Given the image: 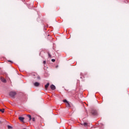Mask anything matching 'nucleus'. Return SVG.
I'll list each match as a JSON object with an SVG mask.
<instances>
[{
    "label": "nucleus",
    "mask_w": 129,
    "mask_h": 129,
    "mask_svg": "<svg viewBox=\"0 0 129 129\" xmlns=\"http://www.w3.org/2000/svg\"><path fill=\"white\" fill-rule=\"evenodd\" d=\"M9 94H10V96L14 97V96H15L17 94L15 92H11Z\"/></svg>",
    "instance_id": "f257e3e1"
},
{
    "label": "nucleus",
    "mask_w": 129,
    "mask_h": 129,
    "mask_svg": "<svg viewBox=\"0 0 129 129\" xmlns=\"http://www.w3.org/2000/svg\"><path fill=\"white\" fill-rule=\"evenodd\" d=\"M31 119H32V121H35V118L34 117L31 118Z\"/></svg>",
    "instance_id": "4468645a"
},
{
    "label": "nucleus",
    "mask_w": 129,
    "mask_h": 129,
    "mask_svg": "<svg viewBox=\"0 0 129 129\" xmlns=\"http://www.w3.org/2000/svg\"><path fill=\"white\" fill-rule=\"evenodd\" d=\"M50 88L51 89H52V90H55V89H56V87H55V86H54V85H51L50 86Z\"/></svg>",
    "instance_id": "20e7f679"
},
{
    "label": "nucleus",
    "mask_w": 129,
    "mask_h": 129,
    "mask_svg": "<svg viewBox=\"0 0 129 129\" xmlns=\"http://www.w3.org/2000/svg\"><path fill=\"white\" fill-rule=\"evenodd\" d=\"M0 122H1V121H0Z\"/></svg>",
    "instance_id": "f3484780"
},
{
    "label": "nucleus",
    "mask_w": 129,
    "mask_h": 129,
    "mask_svg": "<svg viewBox=\"0 0 129 129\" xmlns=\"http://www.w3.org/2000/svg\"><path fill=\"white\" fill-rule=\"evenodd\" d=\"M19 119H20V120L21 121L23 122L24 121V119H25V118L23 117H19Z\"/></svg>",
    "instance_id": "39448f33"
},
{
    "label": "nucleus",
    "mask_w": 129,
    "mask_h": 129,
    "mask_svg": "<svg viewBox=\"0 0 129 129\" xmlns=\"http://www.w3.org/2000/svg\"><path fill=\"white\" fill-rule=\"evenodd\" d=\"M0 112L4 113L5 112V109H0Z\"/></svg>",
    "instance_id": "1a4fd4ad"
},
{
    "label": "nucleus",
    "mask_w": 129,
    "mask_h": 129,
    "mask_svg": "<svg viewBox=\"0 0 129 129\" xmlns=\"http://www.w3.org/2000/svg\"><path fill=\"white\" fill-rule=\"evenodd\" d=\"M51 61H52V62H55V59H51Z\"/></svg>",
    "instance_id": "2eb2a0df"
},
{
    "label": "nucleus",
    "mask_w": 129,
    "mask_h": 129,
    "mask_svg": "<svg viewBox=\"0 0 129 129\" xmlns=\"http://www.w3.org/2000/svg\"><path fill=\"white\" fill-rule=\"evenodd\" d=\"M34 86H36L38 87L39 86V85H40V83H38V82H36L34 84Z\"/></svg>",
    "instance_id": "0eeeda50"
},
{
    "label": "nucleus",
    "mask_w": 129,
    "mask_h": 129,
    "mask_svg": "<svg viewBox=\"0 0 129 129\" xmlns=\"http://www.w3.org/2000/svg\"><path fill=\"white\" fill-rule=\"evenodd\" d=\"M8 129H12V128H13V127L12 126L10 125H8Z\"/></svg>",
    "instance_id": "9d476101"
},
{
    "label": "nucleus",
    "mask_w": 129,
    "mask_h": 129,
    "mask_svg": "<svg viewBox=\"0 0 129 129\" xmlns=\"http://www.w3.org/2000/svg\"><path fill=\"white\" fill-rule=\"evenodd\" d=\"M1 80L2 81V82H4V83H6L7 82V80L4 79L3 77L1 78Z\"/></svg>",
    "instance_id": "7ed1b4c3"
},
{
    "label": "nucleus",
    "mask_w": 129,
    "mask_h": 129,
    "mask_svg": "<svg viewBox=\"0 0 129 129\" xmlns=\"http://www.w3.org/2000/svg\"><path fill=\"white\" fill-rule=\"evenodd\" d=\"M66 106L68 108L71 107V105H70V103L69 102L66 103Z\"/></svg>",
    "instance_id": "423d86ee"
},
{
    "label": "nucleus",
    "mask_w": 129,
    "mask_h": 129,
    "mask_svg": "<svg viewBox=\"0 0 129 129\" xmlns=\"http://www.w3.org/2000/svg\"><path fill=\"white\" fill-rule=\"evenodd\" d=\"M63 102H66V103H67L69 102L67 100H63Z\"/></svg>",
    "instance_id": "ddd939ff"
},
{
    "label": "nucleus",
    "mask_w": 129,
    "mask_h": 129,
    "mask_svg": "<svg viewBox=\"0 0 129 129\" xmlns=\"http://www.w3.org/2000/svg\"><path fill=\"white\" fill-rule=\"evenodd\" d=\"M49 85V83H48L45 86V89H48V87Z\"/></svg>",
    "instance_id": "6e6552de"
},
{
    "label": "nucleus",
    "mask_w": 129,
    "mask_h": 129,
    "mask_svg": "<svg viewBox=\"0 0 129 129\" xmlns=\"http://www.w3.org/2000/svg\"><path fill=\"white\" fill-rule=\"evenodd\" d=\"M27 116L28 117H29V120H31V119H32V116H31V115H28Z\"/></svg>",
    "instance_id": "9b49d317"
},
{
    "label": "nucleus",
    "mask_w": 129,
    "mask_h": 129,
    "mask_svg": "<svg viewBox=\"0 0 129 129\" xmlns=\"http://www.w3.org/2000/svg\"><path fill=\"white\" fill-rule=\"evenodd\" d=\"M43 63L46 64V61L45 60L43 61Z\"/></svg>",
    "instance_id": "dca6fc26"
},
{
    "label": "nucleus",
    "mask_w": 129,
    "mask_h": 129,
    "mask_svg": "<svg viewBox=\"0 0 129 129\" xmlns=\"http://www.w3.org/2000/svg\"><path fill=\"white\" fill-rule=\"evenodd\" d=\"M91 113H92V115H96V114H97V112H96V110H93L91 111Z\"/></svg>",
    "instance_id": "f03ea898"
},
{
    "label": "nucleus",
    "mask_w": 129,
    "mask_h": 129,
    "mask_svg": "<svg viewBox=\"0 0 129 129\" xmlns=\"http://www.w3.org/2000/svg\"><path fill=\"white\" fill-rule=\"evenodd\" d=\"M82 125H84L85 126H86L87 125V122H84L83 124H82Z\"/></svg>",
    "instance_id": "f8f14e48"
}]
</instances>
